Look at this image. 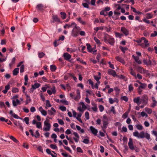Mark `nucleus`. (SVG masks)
<instances>
[{
    "label": "nucleus",
    "mask_w": 157,
    "mask_h": 157,
    "mask_svg": "<svg viewBox=\"0 0 157 157\" xmlns=\"http://www.w3.org/2000/svg\"><path fill=\"white\" fill-rule=\"evenodd\" d=\"M104 40L105 42L107 41L110 44L112 45H113L115 42L114 39L107 34H105Z\"/></svg>",
    "instance_id": "nucleus-1"
},
{
    "label": "nucleus",
    "mask_w": 157,
    "mask_h": 157,
    "mask_svg": "<svg viewBox=\"0 0 157 157\" xmlns=\"http://www.w3.org/2000/svg\"><path fill=\"white\" fill-rule=\"evenodd\" d=\"M141 101L144 105H147L148 103V101L147 96L146 94L143 95L142 97V98L141 99Z\"/></svg>",
    "instance_id": "nucleus-2"
},
{
    "label": "nucleus",
    "mask_w": 157,
    "mask_h": 157,
    "mask_svg": "<svg viewBox=\"0 0 157 157\" xmlns=\"http://www.w3.org/2000/svg\"><path fill=\"white\" fill-rule=\"evenodd\" d=\"M49 120H47L44 121V124L46 126V127L44 128V131H48L50 130L51 127V124L49 123Z\"/></svg>",
    "instance_id": "nucleus-3"
},
{
    "label": "nucleus",
    "mask_w": 157,
    "mask_h": 157,
    "mask_svg": "<svg viewBox=\"0 0 157 157\" xmlns=\"http://www.w3.org/2000/svg\"><path fill=\"white\" fill-rule=\"evenodd\" d=\"M74 28L72 31V36L74 37H76L78 35V31L77 30V25L76 24L74 26Z\"/></svg>",
    "instance_id": "nucleus-4"
},
{
    "label": "nucleus",
    "mask_w": 157,
    "mask_h": 157,
    "mask_svg": "<svg viewBox=\"0 0 157 157\" xmlns=\"http://www.w3.org/2000/svg\"><path fill=\"white\" fill-rule=\"evenodd\" d=\"M103 120L102 121L103 122V126L104 128L105 129L107 127L109 122L107 120V117L105 116H103Z\"/></svg>",
    "instance_id": "nucleus-5"
},
{
    "label": "nucleus",
    "mask_w": 157,
    "mask_h": 157,
    "mask_svg": "<svg viewBox=\"0 0 157 157\" xmlns=\"http://www.w3.org/2000/svg\"><path fill=\"white\" fill-rule=\"evenodd\" d=\"M128 144L129 148L131 150H133L134 149V147H135V146H134L133 145L132 140L131 138H129V142L128 143Z\"/></svg>",
    "instance_id": "nucleus-6"
},
{
    "label": "nucleus",
    "mask_w": 157,
    "mask_h": 157,
    "mask_svg": "<svg viewBox=\"0 0 157 157\" xmlns=\"http://www.w3.org/2000/svg\"><path fill=\"white\" fill-rule=\"evenodd\" d=\"M151 57L149 56V59L148 61L147 59L143 60V62L144 64L147 65V66H151V61L150 60Z\"/></svg>",
    "instance_id": "nucleus-7"
},
{
    "label": "nucleus",
    "mask_w": 157,
    "mask_h": 157,
    "mask_svg": "<svg viewBox=\"0 0 157 157\" xmlns=\"http://www.w3.org/2000/svg\"><path fill=\"white\" fill-rule=\"evenodd\" d=\"M108 74L110 75H112L113 77L117 76V74L115 71L109 69L108 71Z\"/></svg>",
    "instance_id": "nucleus-8"
},
{
    "label": "nucleus",
    "mask_w": 157,
    "mask_h": 157,
    "mask_svg": "<svg viewBox=\"0 0 157 157\" xmlns=\"http://www.w3.org/2000/svg\"><path fill=\"white\" fill-rule=\"evenodd\" d=\"M121 31L126 36H127L129 34L128 30L125 27H122L121 29Z\"/></svg>",
    "instance_id": "nucleus-9"
},
{
    "label": "nucleus",
    "mask_w": 157,
    "mask_h": 157,
    "mask_svg": "<svg viewBox=\"0 0 157 157\" xmlns=\"http://www.w3.org/2000/svg\"><path fill=\"white\" fill-rule=\"evenodd\" d=\"M63 56L65 60L69 61L71 58V55L68 53H65L63 54Z\"/></svg>",
    "instance_id": "nucleus-10"
},
{
    "label": "nucleus",
    "mask_w": 157,
    "mask_h": 157,
    "mask_svg": "<svg viewBox=\"0 0 157 157\" xmlns=\"http://www.w3.org/2000/svg\"><path fill=\"white\" fill-rule=\"evenodd\" d=\"M9 114L15 118L17 119H22V118L20 117L17 115L13 113V111L12 110H10L9 112Z\"/></svg>",
    "instance_id": "nucleus-11"
},
{
    "label": "nucleus",
    "mask_w": 157,
    "mask_h": 157,
    "mask_svg": "<svg viewBox=\"0 0 157 157\" xmlns=\"http://www.w3.org/2000/svg\"><path fill=\"white\" fill-rule=\"evenodd\" d=\"M115 59L117 61L122 63L123 64H124L125 63L124 60L121 57L119 56H117L115 57Z\"/></svg>",
    "instance_id": "nucleus-12"
},
{
    "label": "nucleus",
    "mask_w": 157,
    "mask_h": 157,
    "mask_svg": "<svg viewBox=\"0 0 157 157\" xmlns=\"http://www.w3.org/2000/svg\"><path fill=\"white\" fill-rule=\"evenodd\" d=\"M137 70L138 71L140 72V73H142V71L144 72V73H146L148 72V71L144 69H143V68L141 67H138L137 68Z\"/></svg>",
    "instance_id": "nucleus-13"
},
{
    "label": "nucleus",
    "mask_w": 157,
    "mask_h": 157,
    "mask_svg": "<svg viewBox=\"0 0 157 157\" xmlns=\"http://www.w3.org/2000/svg\"><path fill=\"white\" fill-rule=\"evenodd\" d=\"M152 100L153 102L152 103L151 105V107L152 108H154L157 105V101L155 100V98L154 97H152Z\"/></svg>",
    "instance_id": "nucleus-14"
},
{
    "label": "nucleus",
    "mask_w": 157,
    "mask_h": 157,
    "mask_svg": "<svg viewBox=\"0 0 157 157\" xmlns=\"http://www.w3.org/2000/svg\"><path fill=\"white\" fill-rule=\"evenodd\" d=\"M46 152L48 154L50 155L52 157H57V156L56 155H53L52 153H51V152H53V153L54 154H56V153H55L54 151H51V150L48 148L46 149Z\"/></svg>",
    "instance_id": "nucleus-15"
},
{
    "label": "nucleus",
    "mask_w": 157,
    "mask_h": 157,
    "mask_svg": "<svg viewBox=\"0 0 157 157\" xmlns=\"http://www.w3.org/2000/svg\"><path fill=\"white\" fill-rule=\"evenodd\" d=\"M36 8L40 11H43L44 10V6L41 4H38L36 6Z\"/></svg>",
    "instance_id": "nucleus-16"
},
{
    "label": "nucleus",
    "mask_w": 157,
    "mask_h": 157,
    "mask_svg": "<svg viewBox=\"0 0 157 157\" xmlns=\"http://www.w3.org/2000/svg\"><path fill=\"white\" fill-rule=\"evenodd\" d=\"M86 46L87 47L88 51L90 52H92L93 51V49L91 48L90 44H89L87 43L86 44Z\"/></svg>",
    "instance_id": "nucleus-17"
},
{
    "label": "nucleus",
    "mask_w": 157,
    "mask_h": 157,
    "mask_svg": "<svg viewBox=\"0 0 157 157\" xmlns=\"http://www.w3.org/2000/svg\"><path fill=\"white\" fill-rule=\"evenodd\" d=\"M90 129L92 133L95 135H96L98 132V131L97 129H95L93 126H91L90 127Z\"/></svg>",
    "instance_id": "nucleus-18"
},
{
    "label": "nucleus",
    "mask_w": 157,
    "mask_h": 157,
    "mask_svg": "<svg viewBox=\"0 0 157 157\" xmlns=\"http://www.w3.org/2000/svg\"><path fill=\"white\" fill-rule=\"evenodd\" d=\"M75 24L76 23L75 22H73L70 25L67 24H66L64 26V29H66V28L67 27H68V28L74 27V25H75Z\"/></svg>",
    "instance_id": "nucleus-19"
},
{
    "label": "nucleus",
    "mask_w": 157,
    "mask_h": 157,
    "mask_svg": "<svg viewBox=\"0 0 157 157\" xmlns=\"http://www.w3.org/2000/svg\"><path fill=\"white\" fill-rule=\"evenodd\" d=\"M19 68H17L14 69L13 71V75H16L19 73Z\"/></svg>",
    "instance_id": "nucleus-20"
},
{
    "label": "nucleus",
    "mask_w": 157,
    "mask_h": 157,
    "mask_svg": "<svg viewBox=\"0 0 157 157\" xmlns=\"http://www.w3.org/2000/svg\"><path fill=\"white\" fill-rule=\"evenodd\" d=\"M52 18L54 20V21L57 22H60V19L58 18L57 15H53L52 16Z\"/></svg>",
    "instance_id": "nucleus-21"
},
{
    "label": "nucleus",
    "mask_w": 157,
    "mask_h": 157,
    "mask_svg": "<svg viewBox=\"0 0 157 157\" xmlns=\"http://www.w3.org/2000/svg\"><path fill=\"white\" fill-rule=\"evenodd\" d=\"M26 100L25 102V105H27L31 101L30 96L28 95H26Z\"/></svg>",
    "instance_id": "nucleus-22"
},
{
    "label": "nucleus",
    "mask_w": 157,
    "mask_h": 157,
    "mask_svg": "<svg viewBox=\"0 0 157 157\" xmlns=\"http://www.w3.org/2000/svg\"><path fill=\"white\" fill-rule=\"evenodd\" d=\"M77 21L82 24L85 25L86 24V22L85 21H82V18L80 17H79L78 18H77Z\"/></svg>",
    "instance_id": "nucleus-23"
},
{
    "label": "nucleus",
    "mask_w": 157,
    "mask_h": 157,
    "mask_svg": "<svg viewBox=\"0 0 157 157\" xmlns=\"http://www.w3.org/2000/svg\"><path fill=\"white\" fill-rule=\"evenodd\" d=\"M40 84L38 83H35L34 85H32V86L34 88V89H36L39 88L40 86Z\"/></svg>",
    "instance_id": "nucleus-24"
},
{
    "label": "nucleus",
    "mask_w": 157,
    "mask_h": 157,
    "mask_svg": "<svg viewBox=\"0 0 157 157\" xmlns=\"http://www.w3.org/2000/svg\"><path fill=\"white\" fill-rule=\"evenodd\" d=\"M140 100V98L138 97L137 98H135L133 99V101L134 103L137 104H139Z\"/></svg>",
    "instance_id": "nucleus-25"
},
{
    "label": "nucleus",
    "mask_w": 157,
    "mask_h": 157,
    "mask_svg": "<svg viewBox=\"0 0 157 157\" xmlns=\"http://www.w3.org/2000/svg\"><path fill=\"white\" fill-rule=\"evenodd\" d=\"M146 15V18L148 19L152 18L153 17V14L150 13H147Z\"/></svg>",
    "instance_id": "nucleus-26"
},
{
    "label": "nucleus",
    "mask_w": 157,
    "mask_h": 157,
    "mask_svg": "<svg viewBox=\"0 0 157 157\" xmlns=\"http://www.w3.org/2000/svg\"><path fill=\"white\" fill-rule=\"evenodd\" d=\"M50 68L52 72H54L55 71L56 69V67L55 65H51L50 66Z\"/></svg>",
    "instance_id": "nucleus-27"
},
{
    "label": "nucleus",
    "mask_w": 157,
    "mask_h": 157,
    "mask_svg": "<svg viewBox=\"0 0 157 157\" xmlns=\"http://www.w3.org/2000/svg\"><path fill=\"white\" fill-rule=\"evenodd\" d=\"M139 58L138 56H136V58H135L134 59L135 60V61L137 63H138L139 64H140L142 63L141 61L139 60Z\"/></svg>",
    "instance_id": "nucleus-28"
},
{
    "label": "nucleus",
    "mask_w": 157,
    "mask_h": 157,
    "mask_svg": "<svg viewBox=\"0 0 157 157\" xmlns=\"http://www.w3.org/2000/svg\"><path fill=\"white\" fill-rule=\"evenodd\" d=\"M60 13L61 15V17L63 19H64L66 18V14L65 13L61 12Z\"/></svg>",
    "instance_id": "nucleus-29"
},
{
    "label": "nucleus",
    "mask_w": 157,
    "mask_h": 157,
    "mask_svg": "<svg viewBox=\"0 0 157 157\" xmlns=\"http://www.w3.org/2000/svg\"><path fill=\"white\" fill-rule=\"evenodd\" d=\"M130 73L131 75H132L133 76H134L136 78V73L133 70V69L132 68H131L130 69Z\"/></svg>",
    "instance_id": "nucleus-30"
},
{
    "label": "nucleus",
    "mask_w": 157,
    "mask_h": 157,
    "mask_svg": "<svg viewBox=\"0 0 157 157\" xmlns=\"http://www.w3.org/2000/svg\"><path fill=\"white\" fill-rule=\"evenodd\" d=\"M46 109H47V107H50L51 106V105L50 104V101L49 100H47L46 101Z\"/></svg>",
    "instance_id": "nucleus-31"
},
{
    "label": "nucleus",
    "mask_w": 157,
    "mask_h": 157,
    "mask_svg": "<svg viewBox=\"0 0 157 157\" xmlns=\"http://www.w3.org/2000/svg\"><path fill=\"white\" fill-rule=\"evenodd\" d=\"M147 86V84L145 83H142L140 86H139L140 88L143 89H145Z\"/></svg>",
    "instance_id": "nucleus-32"
},
{
    "label": "nucleus",
    "mask_w": 157,
    "mask_h": 157,
    "mask_svg": "<svg viewBox=\"0 0 157 157\" xmlns=\"http://www.w3.org/2000/svg\"><path fill=\"white\" fill-rule=\"evenodd\" d=\"M88 81L89 82V84L91 85L92 88L93 89H94V83H93V81H92V80L91 79H88Z\"/></svg>",
    "instance_id": "nucleus-33"
},
{
    "label": "nucleus",
    "mask_w": 157,
    "mask_h": 157,
    "mask_svg": "<svg viewBox=\"0 0 157 157\" xmlns=\"http://www.w3.org/2000/svg\"><path fill=\"white\" fill-rule=\"evenodd\" d=\"M77 61H79L81 63H82L83 64H86V63L85 62H84L83 60L81 59L80 58H77Z\"/></svg>",
    "instance_id": "nucleus-34"
},
{
    "label": "nucleus",
    "mask_w": 157,
    "mask_h": 157,
    "mask_svg": "<svg viewBox=\"0 0 157 157\" xmlns=\"http://www.w3.org/2000/svg\"><path fill=\"white\" fill-rule=\"evenodd\" d=\"M45 55V54L43 52H40L38 53V56L39 58H43Z\"/></svg>",
    "instance_id": "nucleus-35"
},
{
    "label": "nucleus",
    "mask_w": 157,
    "mask_h": 157,
    "mask_svg": "<svg viewBox=\"0 0 157 157\" xmlns=\"http://www.w3.org/2000/svg\"><path fill=\"white\" fill-rule=\"evenodd\" d=\"M60 101L66 105H69L68 102V101L65 100H60Z\"/></svg>",
    "instance_id": "nucleus-36"
},
{
    "label": "nucleus",
    "mask_w": 157,
    "mask_h": 157,
    "mask_svg": "<svg viewBox=\"0 0 157 157\" xmlns=\"http://www.w3.org/2000/svg\"><path fill=\"white\" fill-rule=\"evenodd\" d=\"M120 49L124 53L125 52V50H127L128 49L127 48H124L122 46H120Z\"/></svg>",
    "instance_id": "nucleus-37"
},
{
    "label": "nucleus",
    "mask_w": 157,
    "mask_h": 157,
    "mask_svg": "<svg viewBox=\"0 0 157 157\" xmlns=\"http://www.w3.org/2000/svg\"><path fill=\"white\" fill-rule=\"evenodd\" d=\"M145 133L144 132H141L139 134L138 137H144Z\"/></svg>",
    "instance_id": "nucleus-38"
},
{
    "label": "nucleus",
    "mask_w": 157,
    "mask_h": 157,
    "mask_svg": "<svg viewBox=\"0 0 157 157\" xmlns=\"http://www.w3.org/2000/svg\"><path fill=\"white\" fill-rule=\"evenodd\" d=\"M134 88L132 84H130L128 86V90L129 91L131 92L133 90Z\"/></svg>",
    "instance_id": "nucleus-39"
},
{
    "label": "nucleus",
    "mask_w": 157,
    "mask_h": 157,
    "mask_svg": "<svg viewBox=\"0 0 157 157\" xmlns=\"http://www.w3.org/2000/svg\"><path fill=\"white\" fill-rule=\"evenodd\" d=\"M142 89V88H140V87L139 86V87L137 89L138 93L140 95L142 94V92L143 91Z\"/></svg>",
    "instance_id": "nucleus-40"
},
{
    "label": "nucleus",
    "mask_w": 157,
    "mask_h": 157,
    "mask_svg": "<svg viewBox=\"0 0 157 157\" xmlns=\"http://www.w3.org/2000/svg\"><path fill=\"white\" fill-rule=\"evenodd\" d=\"M88 4L89 3H83L82 5L84 7L89 9V7L88 5Z\"/></svg>",
    "instance_id": "nucleus-41"
},
{
    "label": "nucleus",
    "mask_w": 157,
    "mask_h": 157,
    "mask_svg": "<svg viewBox=\"0 0 157 157\" xmlns=\"http://www.w3.org/2000/svg\"><path fill=\"white\" fill-rule=\"evenodd\" d=\"M85 116L87 120H88L90 118L89 114L88 112H86L85 113Z\"/></svg>",
    "instance_id": "nucleus-42"
},
{
    "label": "nucleus",
    "mask_w": 157,
    "mask_h": 157,
    "mask_svg": "<svg viewBox=\"0 0 157 157\" xmlns=\"http://www.w3.org/2000/svg\"><path fill=\"white\" fill-rule=\"evenodd\" d=\"M24 120L26 124H29V119L28 117H25Z\"/></svg>",
    "instance_id": "nucleus-43"
},
{
    "label": "nucleus",
    "mask_w": 157,
    "mask_h": 157,
    "mask_svg": "<svg viewBox=\"0 0 157 157\" xmlns=\"http://www.w3.org/2000/svg\"><path fill=\"white\" fill-rule=\"evenodd\" d=\"M121 99L124 101L126 102H127L128 101V98L126 96H124L122 97L121 98Z\"/></svg>",
    "instance_id": "nucleus-44"
},
{
    "label": "nucleus",
    "mask_w": 157,
    "mask_h": 157,
    "mask_svg": "<svg viewBox=\"0 0 157 157\" xmlns=\"http://www.w3.org/2000/svg\"><path fill=\"white\" fill-rule=\"evenodd\" d=\"M63 146L65 149L66 150L69 151L70 153H71L72 151L68 147H67L63 145Z\"/></svg>",
    "instance_id": "nucleus-45"
},
{
    "label": "nucleus",
    "mask_w": 157,
    "mask_h": 157,
    "mask_svg": "<svg viewBox=\"0 0 157 157\" xmlns=\"http://www.w3.org/2000/svg\"><path fill=\"white\" fill-rule=\"evenodd\" d=\"M24 65H22L20 67V72L21 73L23 72L24 71Z\"/></svg>",
    "instance_id": "nucleus-46"
},
{
    "label": "nucleus",
    "mask_w": 157,
    "mask_h": 157,
    "mask_svg": "<svg viewBox=\"0 0 157 157\" xmlns=\"http://www.w3.org/2000/svg\"><path fill=\"white\" fill-rule=\"evenodd\" d=\"M146 111L147 113L150 114L152 113V110L151 109L149 108H146Z\"/></svg>",
    "instance_id": "nucleus-47"
},
{
    "label": "nucleus",
    "mask_w": 157,
    "mask_h": 157,
    "mask_svg": "<svg viewBox=\"0 0 157 157\" xmlns=\"http://www.w3.org/2000/svg\"><path fill=\"white\" fill-rule=\"evenodd\" d=\"M99 108L100 111L101 112H102L104 110V107L102 105H99Z\"/></svg>",
    "instance_id": "nucleus-48"
},
{
    "label": "nucleus",
    "mask_w": 157,
    "mask_h": 157,
    "mask_svg": "<svg viewBox=\"0 0 157 157\" xmlns=\"http://www.w3.org/2000/svg\"><path fill=\"white\" fill-rule=\"evenodd\" d=\"M57 120L58 121V122L59 124L62 125L64 124V123L63 120L62 119H58Z\"/></svg>",
    "instance_id": "nucleus-49"
},
{
    "label": "nucleus",
    "mask_w": 157,
    "mask_h": 157,
    "mask_svg": "<svg viewBox=\"0 0 157 157\" xmlns=\"http://www.w3.org/2000/svg\"><path fill=\"white\" fill-rule=\"evenodd\" d=\"M19 91L18 89L17 88H13V89L12 91L13 93H16L18 92Z\"/></svg>",
    "instance_id": "nucleus-50"
},
{
    "label": "nucleus",
    "mask_w": 157,
    "mask_h": 157,
    "mask_svg": "<svg viewBox=\"0 0 157 157\" xmlns=\"http://www.w3.org/2000/svg\"><path fill=\"white\" fill-rule=\"evenodd\" d=\"M128 113L127 112H126L124 113L122 115V118L125 119L127 118L128 117Z\"/></svg>",
    "instance_id": "nucleus-51"
},
{
    "label": "nucleus",
    "mask_w": 157,
    "mask_h": 157,
    "mask_svg": "<svg viewBox=\"0 0 157 157\" xmlns=\"http://www.w3.org/2000/svg\"><path fill=\"white\" fill-rule=\"evenodd\" d=\"M59 109L63 111H65L66 110V107L64 106H61L59 107Z\"/></svg>",
    "instance_id": "nucleus-52"
},
{
    "label": "nucleus",
    "mask_w": 157,
    "mask_h": 157,
    "mask_svg": "<svg viewBox=\"0 0 157 157\" xmlns=\"http://www.w3.org/2000/svg\"><path fill=\"white\" fill-rule=\"evenodd\" d=\"M94 40L96 42L97 44H101V43L100 42V41L99 40H98V38H97L96 37H94Z\"/></svg>",
    "instance_id": "nucleus-53"
},
{
    "label": "nucleus",
    "mask_w": 157,
    "mask_h": 157,
    "mask_svg": "<svg viewBox=\"0 0 157 157\" xmlns=\"http://www.w3.org/2000/svg\"><path fill=\"white\" fill-rule=\"evenodd\" d=\"M77 151L78 152H80L82 153L83 152V151L80 147H77Z\"/></svg>",
    "instance_id": "nucleus-54"
},
{
    "label": "nucleus",
    "mask_w": 157,
    "mask_h": 157,
    "mask_svg": "<svg viewBox=\"0 0 157 157\" xmlns=\"http://www.w3.org/2000/svg\"><path fill=\"white\" fill-rule=\"evenodd\" d=\"M50 147L53 149H55L57 148V147L56 145L52 144L50 145Z\"/></svg>",
    "instance_id": "nucleus-55"
},
{
    "label": "nucleus",
    "mask_w": 157,
    "mask_h": 157,
    "mask_svg": "<svg viewBox=\"0 0 157 157\" xmlns=\"http://www.w3.org/2000/svg\"><path fill=\"white\" fill-rule=\"evenodd\" d=\"M48 82L52 83H56L57 82V80L56 79L55 80L51 79L49 80Z\"/></svg>",
    "instance_id": "nucleus-56"
},
{
    "label": "nucleus",
    "mask_w": 157,
    "mask_h": 157,
    "mask_svg": "<svg viewBox=\"0 0 157 157\" xmlns=\"http://www.w3.org/2000/svg\"><path fill=\"white\" fill-rule=\"evenodd\" d=\"M157 35V32L156 31H154V33H152L151 35V37H155Z\"/></svg>",
    "instance_id": "nucleus-57"
},
{
    "label": "nucleus",
    "mask_w": 157,
    "mask_h": 157,
    "mask_svg": "<svg viewBox=\"0 0 157 157\" xmlns=\"http://www.w3.org/2000/svg\"><path fill=\"white\" fill-rule=\"evenodd\" d=\"M137 128L140 130H141L143 129V126L140 124H138L136 126Z\"/></svg>",
    "instance_id": "nucleus-58"
},
{
    "label": "nucleus",
    "mask_w": 157,
    "mask_h": 157,
    "mask_svg": "<svg viewBox=\"0 0 157 157\" xmlns=\"http://www.w3.org/2000/svg\"><path fill=\"white\" fill-rule=\"evenodd\" d=\"M41 123L40 122H38L36 124V127L38 128H40L41 127Z\"/></svg>",
    "instance_id": "nucleus-59"
},
{
    "label": "nucleus",
    "mask_w": 157,
    "mask_h": 157,
    "mask_svg": "<svg viewBox=\"0 0 157 157\" xmlns=\"http://www.w3.org/2000/svg\"><path fill=\"white\" fill-rule=\"evenodd\" d=\"M133 135L134 136H136V137H138L139 136V133L137 131H136V132H134L133 133Z\"/></svg>",
    "instance_id": "nucleus-60"
},
{
    "label": "nucleus",
    "mask_w": 157,
    "mask_h": 157,
    "mask_svg": "<svg viewBox=\"0 0 157 157\" xmlns=\"http://www.w3.org/2000/svg\"><path fill=\"white\" fill-rule=\"evenodd\" d=\"M92 109L95 112H97L98 110L97 107L96 105H95V106L94 107H92Z\"/></svg>",
    "instance_id": "nucleus-61"
},
{
    "label": "nucleus",
    "mask_w": 157,
    "mask_h": 157,
    "mask_svg": "<svg viewBox=\"0 0 157 157\" xmlns=\"http://www.w3.org/2000/svg\"><path fill=\"white\" fill-rule=\"evenodd\" d=\"M94 77L97 82H99V80L101 78V77H98L96 75H94Z\"/></svg>",
    "instance_id": "nucleus-62"
},
{
    "label": "nucleus",
    "mask_w": 157,
    "mask_h": 157,
    "mask_svg": "<svg viewBox=\"0 0 157 157\" xmlns=\"http://www.w3.org/2000/svg\"><path fill=\"white\" fill-rule=\"evenodd\" d=\"M41 113L44 116H46L47 114V112L44 110H42L41 111Z\"/></svg>",
    "instance_id": "nucleus-63"
},
{
    "label": "nucleus",
    "mask_w": 157,
    "mask_h": 157,
    "mask_svg": "<svg viewBox=\"0 0 157 157\" xmlns=\"http://www.w3.org/2000/svg\"><path fill=\"white\" fill-rule=\"evenodd\" d=\"M148 41L147 40H144V42L145 43V46L146 47H148L149 45V44L148 43Z\"/></svg>",
    "instance_id": "nucleus-64"
}]
</instances>
